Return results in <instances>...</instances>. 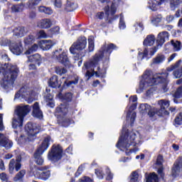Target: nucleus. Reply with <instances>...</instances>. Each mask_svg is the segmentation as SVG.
<instances>
[{
    "label": "nucleus",
    "mask_w": 182,
    "mask_h": 182,
    "mask_svg": "<svg viewBox=\"0 0 182 182\" xmlns=\"http://www.w3.org/2000/svg\"><path fill=\"white\" fill-rule=\"evenodd\" d=\"M26 135H21L20 140L23 143L26 141H33L36 139V134L41 132V126L28 122L25 126Z\"/></svg>",
    "instance_id": "nucleus-6"
},
{
    "label": "nucleus",
    "mask_w": 182,
    "mask_h": 182,
    "mask_svg": "<svg viewBox=\"0 0 182 182\" xmlns=\"http://www.w3.org/2000/svg\"><path fill=\"white\" fill-rule=\"evenodd\" d=\"M175 124L180 126L182 124V112L180 113L176 118H175Z\"/></svg>",
    "instance_id": "nucleus-52"
},
{
    "label": "nucleus",
    "mask_w": 182,
    "mask_h": 182,
    "mask_svg": "<svg viewBox=\"0 0 182 182\" xmlns=\"http://www.w3.org/2000/svg\"><path fill=\"white\" fill-rule=\"evenodd\" d=\"M139 109L141 113H148L149 117H153L156 114V112L151 109V107L149 104H141Z\"/></svg>",
    "instance_id": "nucleus-23"
},
{
    "label": "nucleus",
    "mask_w": 182,
    "mask_h": 182,
    "mask_svg": "<svg viewBox=\"0 0 182 182\" xmlns=\"http://www.w3.org/2000/svg\"><path fill=\"white\" fill-rule=\"evenodd\" d=\"M159 105L160 106L159 112L161 114H168V111L166 109L170 106V101H167L166 100H161L158 102Z\"/></svg>",
    "instance_id": "nucleus-22"
},
{
    "label": "nucleus",
    "mask_w": 182,
    "mask_h": 182,
    "mask_svg": "<svg viewBox=\"0 0 182 182\" xmlns=\"http://www.w3.org/2000/svg\"><path fill=\"white\" fill-rule=\"evenodd\" d=\"M105 171L107 174V180H112V178H113V173H112L110 169L107 167Z\"/></svg>",
    "instance_id": "nucleus-54"
},
{
    "label": "nucleus",
    "mask_w": 182,
    "mask_h": 182,
    "mask_svg": "<svg viewBox=\"0 0 182 182\" xmlns=\"http://www.w3.org/2000/svg\"><path fill=\"white\" fill-rule=\"evenodd\" d=\"M136 107L137 105L136 103L132 104L127 112V122H129L131 124L134 123V120L136 119V112H133V110H136Z\"/></svg>",
    "instance_id": "nucleus-20"
},
{
    "label": "nucleus",
    "mask_w": 182,
    "mask_h": 182,
    "mask_svg": "<svg viewBox=\"0 0 182 182\" xmlns=\"http://www.w3.org/2000/svg\"><path fill=\"white\" fill-rule=\"evenodd\" d=\"M95 174L98 178H100L101 180L103 179V177H105V173H103L102 168L95 169Z\"/></svg>",
    "instance_id": "nucleus-50"
},
{
    "label": "nucleus",
    "mask_w": 182,
    "mask_h": 182,
    "mask_svg": "<svg viewBox=\"0 0 182 182\" xmlns=\"http://www.w3.org/2000/svg\"><path fill=\"white\" fill-rule=\"evenodd\" d=\"M134 27H135V29L136 31H139L140 32H141L143 31V29H144V27L143 26V23H136L135 25H134Z\"/></svg>",
    "instance_id": "nucleus-55"
},
{
    "label": "nucleus",
    "mask_w": 182,
    "mask_h": 182,
    "mask_svg": "<svg viewBox=\"0 0 182 182\" xmlns=\"http://www.w3.org/2000/svg\"><path fill=\"white\" fill-rule=\"evenodd\" d=\"M104 16H105V13L103 11L99 12L96 15V18H97L98 19H102Z\"/></svg>",
    "instance_id": "nucleus-64"
},
{
    "label": "nucleus",
    "mask_w": 182,
    "mask_h": 182,
    "mask_svg": "<svg viewBox=\"0 0 182 182\" xmlns=\"http://www.w3.org/2000/svg\"><path fill=\"white\" fill-rule=\"evenodd\" d=\"M35 96H36V93L28 85H24L16 93L14 99L22 97L28 103H32L35 100Z\"/></svg>",
    "instance_id": "nucleus-8"
},
{
    "label": "nucleus",
    "mask_w": 182,
    "mask_h": 182,
    "mask_svg": "<svg viewBox=\"0 0 182 182\" xmlns=\"http://www.w3.org/2000/svg\"><path fill=\"white\" fill-rule=\"evenodd\" d=\"M66 72H68V70H66V68L63 67H60V66L55 67V73L57 75H60V76H62V75H65Z\"/></svg>",
    "instance_id": "nucleus-45"
},
{
    "label": "nucleus",
    "mask_w": 182,
    "mask_h": 182,
    "mask_svg": "<svg viewBox=\"0 0 182 182\" xmlns=\"http://www.w3.org/2000/svg\"><path fill=\"white\" fill-rule=\"evenodd\" d=\"M54 5H55V6H56V8H61L62 1L61 0H55Z\"/></svg>",
    "instance_id": "nucleus-61"
},
{
    "label": "nucleus",
    "mask_w": 182,
    "mask_h": 182,
    "mask_svg": "<svg viewBox=\"0 0 182 182\" xmlns=\"http://www.w3.org/2000/svg\"><path fill=\"white\" fill-rule=\"evenodd\" d=\"M50 31L52 33L57 35L58 33H59V31H60V28H59V26H55L52 28Z\"/></svg>",
    "instance_id": "nucleus-59"
},
{
    "label": "nucleus",
    "mask_w": 182,
    "mask_h": 182,
    "mask_svg": "<svg viewBox=\"0 0 182 182\" xmlns=\"http://www.w3.org/2000/svg\"><path fill=\"white\" fill-rule=\"evenodd\" d=\"M168 32L167 31H162L158 34L156 38V46L150 49L149 53L151 56H153V55L157 52L159 48H161L163 45H164L166 41H168Z\"/></svg>",
    "instance_id": "nucleus-11"
},
{
    "label": "nucleus",
    "mask_w": 182,
    "mask_h": 182,
    "mask_svg": "<svg viewBox=\"0 0 182 182\" xmlns=\"http://www.w3.org/2000/svg\"><path fill=\"white\" fill-rule=\"evenodd\" d=\"M167 76H168V73H167L153 75L151 70H146L139 83V87L136 90V93H142V92H144L149 87L159 85V83H162L164 92H167L168 90V88H167V84L168 83Z\"/></svg>",
    "instance_id": "nucleus-2"
},
{
    "label": "nucleus",
    "mask_w": 182,
    "mask_h": 182,
    "mask_svg": "<svg viewBox=\"0 0 182 182\" xmlns=\"http://www.w3.org/2000/svg\"><path fill=\"white\" fill-rule=\"evenodd\" d=\"M33 116L37 119H43V112L41 110L38 102H35L33 105Z\"/></svg>",
    "instance_id": "nucleus-25"
},
{
    "label": "nucleus",
    "mask_w": 182,
    "mask_h": 182,
    "mask_svg": "<svg viewBox=\"0 0 182 182\" xmlns=\"http://www.w3.org/2000/svg\"><path fill=\"white\" fill-rule=\"evenodd\" d=\"M31 112L29 105H18L14 110V117L11 119L13 129H18L23 126V119Z\"/></svg>",
    "instance_id": "nucleus-5"
},
{
    "label": "nucleus",
    "mask_w": 182,
    "mask_h": 182,
    "mask_svg": "<svg viewBox=\"0 0 182 182\" xmlns=\"http://www.w3.org/2000/svg\"><path fill=\"white\" fill-rule=\"evenodd\" d=\"M50 141V136H47L43 141L41 145L38 147L36 151L34 154L35 161L38 166H42L43 164L44 161L43 158H42V154L45 153L48 150L49 147V142Z\"/></svg>",
    "instance_id": "nucleus-9"
},
{
    "label": "nucleus",
    "mask_w": 182,
    "mask_h": 182,
    "mask_svg": "<svg viewBox=\"0 0 182 182\" xmlns=\"http://www.w3.org/2000/svg\"><path fill=\"white\" fill-rule=\"evenodd\" d=\"M18 73L19 68H18V66L9 63L2 64L0 63V77L3 76L0 81V85L2 89L11 90L14 87Z\"/></svg>",
    "instance_id": "nucleus-3"
},
{
    "label": "nucleus",
    "mask_w": 182,
    "mask_h": 182,
    "mask_svg": "<svg viewBox=\"0 0 182 182\" xmlns=\"http://www.w3.org/2000/svg\"><path fill=\"white\" fill-rule=\"evenodd\" d=\"M79 79L77 78H75V80L72 81H65L64 87H72V89H73L74 86H75V85H77Z\"/></svg>",
    "instance_id": "nucleus-39"
},
{
    "label": "nucleus",
    "mask_w": 182,
    "mask_h": 182,
    "mask_svg": "<svg viewBox=\"0 0 182 182\" xmlns=\"http://www.w3.org/2000/svg\"><path fill=\"white\" fill-rule=\"evenodd\" d=\"M171 45H172L174 52L181 50V42L177 40H172L171 41Z\"/></svg>",
    "instance_id": "nucleus-33"
},
{
    "label": "nucleus",
    "mask_w": 182,
    "mask_h": 182,
    "mask_svg": "<svg viewBox=\"0 0 182 182\" xmlns=\"http://www.w3.org/2000/svg\"><path fill=\"white\" fill-rule=\"evenodd\" d=\"M49 167L43 166L38 168L39 172L37 173V177L41 180H48L50 177V171L48 170Z\"/></svg>",
    "instance_id": "nucleus-17"
},
{
    "label": "nucleus",
    "mask_w": 182,
    "mask_h": 182,
    "mask_svg": "<svg viewBox=\"0 0 182 182\" xmlns=\"http://www.w3.org/2000/svg\"><path fill=\"white\" fill-rule=\"evenodd\" d=\"M181 170H182V158L179 157L174 162L173 166L172 167L173 177H176V176H178V174H180V173H181Z\"/></svg>",
    "instance_id": "nucleus-18"
},
{
    "label": "nucleus",
    "mask_w": 182,
    "mask_h": 182,
    "mask_svg": "<svg viewBox=\"0 0 182 182\" xmlns=\"http://www.w3.org/2000/svg\"><path fill=\"white\" fill-rule=\"evenodd\" d=\"M14 33L16 36L22 38L26 33V30H25V27H18L14 30Z\"/></svg>",
    "instance_id": "nucleus-37"
},
{
    "label": "nucleus",
    "mask_w": 182,
    "mask_h": 182,
    "mask_svg": "<svg viewBox=\"0 0 182 182\" xmlns=\"http://www.w3.org/2000/svg\"><path fill=\"white\" fill-rule=\"evenodd\" d=\"M41 0H30L26 3L27 8L29 9H35L36 6H38Z\"/></svg>",
    "instance_id": "nucleus-36"
},
{
    "label": "nucleus",
    "mask_w": 182,
    "mask_h": 182,
    "mask_svg": "<svg viewBox=\"0 0 182 182\" xmlns=\"http://www.w3.org/2000/svg\"><path fill=\"white\" fill-rule=\"evenodd\" d=\"M159 177L155 173H152L146 177V182H158Z\"/></svg>",
    "instance_id": "nucleus-42"
},
{
    "label": "nucleus",
    "mask_w": 182,
    "mask_h": 182,
    "mask_svg": "<svg viewBox=\"0 0 182 182\" xmlns=\"http://www.w3.org/2000/svg\"><path fill=\"white\" fill-rule=\"evenodd\" d=\"M53 58L59 62V63H62L65 66L69 65V58H68V53L65 51H62V49L60 48L58 50H55L53 52Z\"/></svg>",
    "instance_id": "nucleus-14"
},
{
    "label": "nucleus",
    "mask_w": 182,
    "mask_h": 182,
    "mask_svg": "<svg viewBox=\"0 0 182 182\" xmlns=\"http://www.w3.org/2000/svg\"><path fill=\"white\" fill-rule=\"evenodd\" d=\"M77 8V4H75L72 1H67L66 6H65V11L67 12H73V11H75Z\"/></svg>",
    "instance_id": "nucleus-35"
},
{
    "label": "nucleus",
    "mask_w": 182,
    "mask_h": 182,
    "mask_svg": "<svg viewBox=\"0 0 182 182\" xmlns=\"http://www.w3.org/2000/svg\"><path fill=\"white\" fill-rule=\"evenodd\" d=\"M95 50V39L93 37L88 38V52H93Z\"/></svg>",
    "instance_id": "nucleus-41"
},
{
    "label": "nucleus",
    "mask_w": 182,
    "mask_h": 182,
    "mask_svg": "<svg viewBox=\"0 0 182 182\" xmlns=\"http://www.w3.org/2000/svg\"><path fill=\"white\" fill-rule=\"evenodd\" d=\"M166 60V57L164 55H158L155 58L152 60V65H160V63H163Z\"/></svg>",
    "instance_id": "nucleus-34"
},
{
    "label": "nucleus",
    "mask_w": 182,
    "mask_h": 182,
    "mask_svg": "<svg viewBox=\"0 0 182 182\" xmlns=\"http://www.w3.org/2000/svg\"><path fill=\"white\" fill-rule=\"evenodd\" d=\"M38 38H48V36L46 35V33L43 30H41L38 33Z\"/></svg>",
    "instance_id": "nucleus-57"
},
{
    "label": "nucleus",
    "mask_w": 182,
    "mask_h": 182,
    "mask_svg": "<svg viewBox=\"0 0 182 182\" xmlns=\"http://www.w3.org/2000/svg\"><path fill=\"white\" fill-rule=\"evenodd\" d=\"M73 97V94H72V92H67L63 96V99L65 100V102H72Z\"/></svg>",
    "instance_id": "nucleus-47"
},
{
    "label": "nucleus",
    "mask_w": 182,
    "mask_h": 182,
    "mask_svg": "<svg viewBox=\"0 0 182 182\" xmlns=\"http://www.w3.org/2000/svg\"><path fill=\"white\" fill-rule=\"evenodd\" d=\"M68 105L63 104L59 105L55 109V113L58 114V116H60V117H58V121L60 122V123L62 124L64 127H68V126L70 124V119L63 117L68 114Z\"/></svg>",
    "instance_id": "nucleus-10"
},
{
    "label": "nucleus",
    "mask_w": 182,
    "mask_h": 182,
    "mask_svg": "<svg viewBox=\"0 0 182 182\" xmlns=\"http://www.w3.org/2000/svg\"><path fill=\"white\" fill-rule=\"evenodd\" d=\"M0 45L1 46H11V45H12V41H9L8 39H3L0 41Z\"/></svg>",
    "instance_id": "nucleus-51"
},
{
    "label": "nucleus",
    "mask_w": 182,
    "mask_h": 182,
    "mask_svg": "<svg viewBox=\"0 0 182 182\" xmlns=\"http://www.w3.org/2000/svg\"><path fill=\"white\" fill-rule=\"evenodd\" d=\"M0 179L2 181H8V175L4 172L0 173Z\"/></svg>",
    "instance_id": "nucleus-56"
},
{
    "label": "nucleus",
    "mask_w": 182,
    "mask_h": 182,
    "mask_svg": "<svg viewBox=\"0 0 182 182\" xmlns=\"http://www.w3.org/2000/svg\"><path fill=\"white\" fill-rule=\"evenodd\" d=\"M163 166H160L158 169V174L161 176V177L163 178L164 177V173H163Z\"/></svg>",
    "instance_id": "nucleus-63"
},
{
    "label": "nucleus",
    "mask_w": 182,
    "mask_h": 182,
    "mask_svg": "<svg viewBox=\"0 0 182 182\" xmlns=\"http://www.w3.org/2000/svg\"><path fill=\"white\" fill-rule=\"evenodd\" d=\"M37 26L41 29H49L52 26V20L50 18L42 19L37 23Z\"/></svg>",
    "instance_id": "nucleus-24"
},
{
    "label": "nucleus",
    "mask_w": 182,
    "mask_h": 182,
    "mask_svg": "<svg viewBox=\"0 0 182 182\" xmlns=\"http://www.w3.org/2000/svg\"><path fill=\"white\" fill-rule=\"evenodd\" d=\"M12 141L9 140V138L4 134H0V146L4 147L6 150H9L13 146Z\"/></svg>",
    "instance_id": "nucleus-19"
},
{
    "label": "nucleus",
    "mask_w": 182,
    "mask_h": 182,
    "mask_svg": "<svg viewBox=\"0 0 182 182\" xmlns=\"http://www.w3.org/2000/svg\"><path fill=\"white\" fill-rule=\"evenodd\" d=\"M24 9H25V4L23 3L13 5L11 6V11L14 14H19L21 12H23Z\"/></svg>",
    "instance_id": "nucleus-30"
},
{
    "label": "nucleus",
    "mask_w": 182,
    "mask_h": 182,
    "mask_svg": "<svg viewBox=\"0 0 182 182\" xmlns=\"http://www.w3.org/2000/svg\"><path fill=\"white\" fill-rule=\"evenodd\" d=\"M33 42H35V36H33V35H30L24 38L25 45H32Z\"/></svg>",
    "instance_id": "nucleus-43"
},
{
    "label": "nucleus",
    "mask_w": 182,
    "mask_h": 182,
    "mask_svg": "<svg viewBox=\"0 0 182 182\" xmlns=\"http://www.w3.org/2000/svg\"><path fill=\"white\" fill-rule=\"evenodd\" d=\"M87 45V40L86 37H80L77 40L76 42L73 43V44L70 48V52L73 55L76 53V51L81 52V50H84L86 49V46Z\"/></svg>",
    "instance_id": "nucleus-13"
},
{
    "label": "nucleus",
    "mask_w": 182,
    "mask_h": 182,
    "mask_svg": "<svg viewBox=\"0 0 182 182\" xmlns=\"http://www.w3.org/2000/svg\"><path fill=\"white\" fill-rule=\"evenodd\" d=\"M55 45V43L50 40H44L41 41V48L43 50H49Z\"/></svg>",
    "instance_id": "nucleus-29"
},
{
    "label": "nucleus",
    "mask_w": 182,
    "mask_h": 182,
    "mask_svg": "<svg viewBox=\"0 0 182 182\" xmlns=\"http://www.w3.org/2000/svg\"><path fill=\"white\" fill-rule=\"evenodd\" d=\"M105 12L107 16H109V15H114V14H116V4L112 3L111 7H109V6H105Z\"/></svg>",
    "instance_id": "nucleus-31"
},
{
    "label": "nucleus",
    "mask_w": 182,
    "mask_h": 182,
    "mask_svg": "<svg viewBox=\"0 0 182 182\" xmlns=\"http://www.w3.org/2000/svg\"><path fill=\"white\" fill-rule=\"evenodd\" d=\"M116 49H117V46L113 43H110L107 46L104 45L100 50L95 53L92 59L84 64L82 69L83 70H87L85 74L86 77H87V80H89L93 75H95L97 77L103 76L102 75V70H100V67L97 66V65H99V62H100L103 58L107 59L109 56H110L112 50H116Z\"/></svg>",
    "instance_id": "nucleus-1"
},
{
    "label": "nucleus",
    "mask_w": 182,
    "mask_h": 182,
    "mask_svg": "<svg viewBox=\"0 0 182 182\" xmlns=\"http://www.w3.org/2000/svg\"><path fill=\"white\" fill-rule=\"evenodd\" d=\"M53 58L59 62V63H62L65 66L69 65V58H68V53L65 51H62V49L60 48L58 50H55L53 52Z\"/></svg>",
    "instance_id": "nucleus-15"
},
{
    "label": "nucleus",
    "mask_w": 182,
    "mask_h": 182,
    "mask_svg": "<svg viewBox=\"0 0 182 182\" xmlns=\"http://www.w3.org/2000/svg\"><path fill=\"white\" fill-rule=\"evenodd\" d=\"M147 55H149V50L147 48H144L143 53H139L138 58L139 59H141V60H143L144 58L147 57Z\"/></svg>",
    "instance_id": "nucleus-48"
},
{
    "label": "nucleus",
    "mask_w": 182,
    "mask_h": 182,
    "mask_svg": "<svg viewBox=\"0 0 182 182\" xmlns=\"http://www.w3.org/2000/svg\"><path fill=\"white\" fill-rule=\"evenodd\" d=\"M63 150L60 145H53L49 151L48 159L50 161H58L62 159Z\"/></svg>",
    "instance_id": "nucleus-12"
},
{
    "label": "nucleus",
    "mask_w": 182,
    "mask_h": 182,
    "mask_svg": "<svg viewBox=\"0 0 182 182\" xmlns=\"http://www.w3.org/2000/svg\"><path fill=\"white\" fill-rule=\"evenodd\" d=\"M129 102L130 103H136V102H137V96L136 95H134L129 97Z\"/></svg>",
    "instance_id": "nucleus-62"
},
{
    "label": "nucleus",
    "mask_w": 182,
    "mask_h": 182,
    "mask_svg": "<svg viewBox=\"0 0 182 182\" xmlns=\"http://www.w3.org/2000/svg\"><path fill=\"white\" fill-rule=\"evenodd\" d=\"M38 11L43 14H46V15H52V14H53V11H52V9L44 6H39Z\"/></svg>",
    "instance_id": "nucleus-38"
},
{
    "label": "nucleus",
    "mask_w": 182,
    "mask_h": 182,
    "mask_svg": "<svg viewBox=\"0 0 182 182\" xmlns=\"http://www.w3.org/2000/svg\"><path fill=\"white\" fill-rule=\"evenodd\" d=\"M83 171V165H81L80 166H79L77 172L75 173V176L76 177H79V176L80 174H82V172Z\"/></svg>",
    "instance_id": "nucleus-60"
},
{
    "label": "nucleus",
    "mask_w": 182,
    "mask_h": 182,
    "mask_svg": "<svg viewBox=\"0 0 182 182\" xmlns=\"http://www.w3.org/2000/svg\"><path fill=\"white\" fill-rule=\"evenodd\" d=\"M163 2H169V6L171 11H176L180 5H182V0H150L149 1V6L151 11H157L159 6H160Z\"/></svg>",
    "instance_id": "nucleus-7"
},
{
    "label": "nucleus",
    "mask_w": 182,
    "mask_h": 182,
    "mask_svg": "<svg viewBox=\"0 0 182 182\" xmlns=\"http://www.w3.org/2000/svg\"><path fill=\"white\" fill-rule=\"evenodd\" d=\"M39 46L38 44H33L31 48H29L26 52L25 55H31V53H33V52H36L38 50Z\"/></svg>",
    "instance_id": "nucleus-44"
},
{
    "label": "nucleus",
    "mask_w": 182,
    "mask_h": 182,
    "mask_svg": "<svg viewBox=\"0 0 182 182\" xmlns=\"http://www.w3.org/2000/svg\"><path fill=\"white\" fill-rule=\"evenodd\" d=\"M156 164L158 166H162L163 164V156L159 155L156 159Z\"/></svg>",
    "instance_id": "nucleus-58"
},
{
    "label": "nucleus",
    "mask_w": 182,
    "mask_h": 182,
    "mask_svg": "<svg viewBox=\"0 0 182 182\" xmlns=\"http://www.w3.org/2000/svg\"><path fill=\"white\" fill-rule=\"evenodd\" d=\"M136 132H129V129L122 128V134L120 136L118 143L117 144V147L124 151L126 150L127 156H129L132 153H136L139 151L137 148H131L136 146Z\"/></svg>",
    "instance_id": "nucleus-4"
},
{
    "label": "nucleus",
    "mask_w": 182,
    "mask_h": 182,
    "mask_svg": "<svg viewBox=\"0 0 182 182\" xmlns=\"http://www.w3.org/2000/svg\"><path fill=\"white\" fill-rule=\"evenodd\" d=\"M25 174H26V171L24 169L21 170L18 173L16 174L14 178V181H22L23 177H25Z\"/></svg>",
    "instance_id": "nucleus-32"
},
{
    "label": "nucleus",
    "mask_w": 182,
    "mask_h": 182,
    "mask_svg": "<svg viewBox=\"0 0 182 182\" xmlns=\"http://www.w3.org/2000/svg\"><path fill=\"white\" fill-rule=\"evenodd\" d=\"M9 49L14 55H21V53L23 52V48L21 43H11V44H10Z\"/></svg>",
    "instance_id": "nucleus-21"
},
{
    "label": "nucleus",
    "mask_w": 182,
    "mask_h": 182,
    "mask_svg": "<svg viewBox=\"0 0 182 182\" xmlns=\"http://www.w3.org/2000/svg\"><path fill=\"white\" fill-rule=\"evenodd\" d=\"M130 182H140V180H139V173H137V171L132 173Z\"/></svg>",
    "instance_id": "nucleus-49"
},
{
    "label": "nucleus",
    "mask_w": 182,
    "mask_h": 182,
    "mask_svg": "<svg viewBox=\"0 0 182 182\" xmlns=\"http://www.w3.org/2000/svg\"><path fill=\"white\" fill-rule=\"evenodd\" d=\"M119 29H126V23H124V17L120 16L119 18Z\"/></svg>",
    "instance_id": "nucleus-53"
},
{
    "label": "nucleus",
    "mask_w": 182,
    "mask_h": 182,
    "mask_svg": "<svg viewBox=\"0 0 182 182\" xmlns=\"http://www.w3.org/2000/svg\"><path fill=\"white\" fill-rule=\"evenodd\" d=\"M156 42V37L154 35H149L144 40V46H153Z\"/></svg>",
    "instance_id": "nucleus-27"
},
{
    "label": "nucleus",
    "mask_w": 182,
    "mask_h": 182,
    "mask_svg": "<svg viewBox=\"0 0 182 182\" xmlns=\"http://www.w3.org/2000/svg\"><path fill=\"white\" fill-rule=\"evenodd\" d=\"M161 19H163L161 15H158L153 18V19L151 20V23L157 26V24L161 22Z\"/></svg>",
    "instance_id": "nucleus-46"
},
{
    "label": "nucleus",
    "mask_w": 182,
    "mask_h": 182,
    "mask_svg": "<svg viewBox=\"0 0 182 182\" xmlns=\"http://www.w3.org/2000/svg\"><path fill=\"white\" fill-rule=\"evenodd\" d=\"M48 85L50 87H54L55 89L60 87V85H62V80H59L58 79V75H53L50 78Z\"/></svg>",
    "instance_id": "nucleus-26"
},
{
    "label": "nucleus",
    "mask_w": 182,
    "mask_h": 182,
    "mask_svg": "<svg viewBox=\"0 0 182 182\" xmlns=\"http://www.w3.org/2000/svg\"><path fill=\"white\" fill-rule=\"evenodd\" d=\"M182 97V86L179 87L177 90L176 91L175 94L173 95V102L174 103H178V102H177L176 99H180V97Z\"/></svg>",
    "instance_id": "nucleus-40"
},
{
    "label": "nucleus",
    "mask_w": 182,
    "mask_h": 182,
    "mask_svg": "<svg viewBox=\"0 0 182 182\" xmlns=\"http://www.w3.org/2000/svg\"><path fill=\"white\" fill-rule=\"evenodd\" d=\"M21 160L22 156H21V155H18L16 159H11L9 164V171L10 174H14V171H18L21 170L22 167V164H21Z\"/></svg>",
    "instance_id": "nucleus-16"
},
{
    "label": "nucleus",
    "mask_w": 182,
    "mask_h": 182,
    "mask_svg": "<svg viewBox=\"0 0 182 182\" xmlns=\"http://www.w3.org/2000/svg\"><path fill=\"white\" fill-rule=\"evenodd\" d=\"M28 62L36 63L38 66H41V63L42 62V58L39 54H34L28 57Z\"/></svg>",
    "instance_id": "nucleus-28"
}]
</instances>
